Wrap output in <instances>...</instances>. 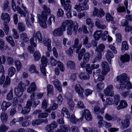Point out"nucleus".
Wrapping results in <instances>:
<instances>
[{
  "mask_svg": "<svg viewBox=\"0 0 132 132\" xmlns=\"http://www.w3.org/2000/svg\"><path fill=\"white\" fill-rule=\"evenodd\" d=\"M130 56L127 54L122 55L120 57L121 61L122 62L125 63L128 62L130 60Z\"/></svg>",
  "mask_w": 132,
  "mask_h": 132,
  "instance_id": "nucleus-28",
  "label": "nucleus"
},
{
  "mask_svg": "<svg viewBox=\"0 0 132 132\" xmlns=\"http://www.w3.org/2000/svg\"><path fill=\"white\" fill-rule=\"evenodd\" d=\"M114 104L116 105H117L120 100L119 95L116 94L114 96Z\"/></svg>",
  "mask_w": 132,
  "mask_h": 132,
  "instance_id": "nucleus-56",
  "label": "nucleus"
},
{
  "mask_svg": "<svg viewBox=\"0 0 132 132\" xmlns=\"http://www.w3.org/2000/svg\"><path fill=\"white\" fill-rule=\"evenodd\" d=\"M6 39L12 46L13 47L15 46V44L12 36H7Z\"/></svg>",
  "mask_w": 132,
  "mask_h": 132,
  "instance_id": "nucleus-40",
  "label": "nucleus"
},
{
  "mask_svg": "<svg viewBox=\"0 0 132 132\" xmlns=\"http://www.w3.org/2000/svg\"><path fill=\"white\" fill-rule=\"evenodd\" d=\"M89 8L88 5H84V4H79L78 5H76L75 6L74 8L76 9L79 12H80L81 11H83L85 10H87Z\"/></svg>",
  "mask_w": 132,
  "mask_h": 132,
  "instance_id": "nucleus-14",
  "label": "nucleus"
},
{
  "mask_svg": "<svg viewBox=\"0 0 132 132\" xmlns=\"http://www.w3.org/2000/svg\"><path fill=\"white\" fill-rule=\"evenodd\" d=\"M66 65L67 68L70 70H74L76 68L75 62L71 60L67 62Z\"/></svg>",
  "mask_w": 132,
  "mask_h": 132,
  "instance_id": "nucleus-19",
  "label": "nucleus"
},
{
  "mask_svg": "<svg viewBox=\"0 0 132 132\" xmlns=\"http://www.w3.org/2000/svg\"><path fill=\"white\" fill-rule=\"evenodd\" d=\"M116 41L117 43H121L122 41L121 35L120 34H117L116 35Z\"/></svg>",
  "mask_w": 132,
  "mask_h": 132,
  "instance_id": "nucleus-61",
  "label": "nucleus"
},
{
  "mask_svg": "<svg viewBox=\"0 0 132 132\" xmlns=\"http://www.w3.org/2000/svg\"><path fill=\"white\" fill-rule=\"evenodd\" d=\"M100 108L97 105H95L94 108V113L98 114L100 112Z\"/></svg>",
  "mask_w": 132,
  "mask_h": 132,
  "instance_id": "nucleus-60",
  "label": "nucleus"
},
{
  "mask_svg": "<svg viewBox=\"0 0 132 132\" xmlns=\"http://www.w3.org/2000/svg\"><path fill=\"white\" fill-rule=\"evenodd\" d=\"M83 38L82 44L87 48H89L92 47V45L91 43H88V38L87 36L84 37H81V38Z\"/></svg>",
  "mask_w": 132,
  "mask_h": 132,
  "instance_id": "nucleus-15",
  "label": "nucleus"
},
{
  "mask_svg": "<svg viewBox=\"0 0 132 132\" xmlns=\"http://www.w3.org/2000/svg\"><path fill=\"white\" fill-rule=\"evenodd\" d=\"M43 93H38L37 92H35L32 94L30 96L31 100H34L35 98H40L43 96Z\"/></svg>",
  "mask_w": 132,
  "mask_h": 132,
  "instance_id": "nucleus-17",
  "label": "nucleus"
},
{
  "mask_svg": "<svg viewBox=\"0 0 132 132\" xmlns=\"http://www.w3.org/2000/svg\"><path fill=\"white\" fill-rule=\"evenodd\" d=\"M57 15L58 17L62 16L64 14V11L61 9H59L56 12Z\"/></svg>",
  "mask_w": 132,
  "mask_h": 132,
  "instance_id": "nucleus-62",
  "label": "nucleus"
},
{
  "mask_svg": "<svg viewBox=\"0 0 132 132\" xmlns=\"http://www.w3.org/2000/svg\"><path fill=\"white\" fill-rule=\"evenodd\" d=\"M43 8L44 11L42 12L41 15L37 14L38 21H39L41 26L43 28H46L47 27L46 22L47 16L50 14L51 10L49 7L45 5H44Z\"/></svg>",
  "mask_w": 132,
  "mask_h": 132,
  "instance_id": "nucleus-2",
  "label": "nucleus"
},
{
  "mask_svg": "<svg viewBox=\"0 0 132 132\" xmlns=\"http://www.w3.org/2000/svg\"><path fill=\"white\" fill-rule=\"evenodd\" d=\"M127 106V104L126 101L124 100H121L120 102L119 105L117 107V109L118 110H119L126 108Z\"/></svg>",
  "mask_w": 132,
  "mask_h": 132,
  "instance_id": "nucleus-27",
  "label": "nucleus"
},
{
  "mask_svg": "<svg viewBox=\"0 0 132 132\" xmlns=\"http://www.w3.org/2000/svg\"><path fill=\"white\" fill-rule=\"evenodd\" d=\"M86 22L90 28H92L94 26V23L92 20L90 18L86 20Z\"/></svg>",
  "mask_w": 132,
  "mask_h": 132,
  "instance_id": "nucleus-48",
  "label": "nucleus"
},
{
  "mask_svg": "<svg viewBox=\"0 0 132 132\" xmlns=\"http://www.w3.org/2000/svg\"><path fill=\"white\" fill-rule=\"evenodd\" d=\"M53 84L54 85L56 88L60 92H62L61 85L57 79H55L53 81Z\"/></svg>",
  "mask_w": 132,
  "mask_h": 132,
  "instance_id": "nucleus-21",
  "label": "nucleus"
},
{
  "mask_svg": "<svg viewBox=\"0 0 132 132\" xmlns=\"http://www.w3.org/2000/svg\"><path fill=\"white\" fill-rule=\"evenodd\" d=\"M129 47L127 42L124 41L122 42L121 45V50L122 52H124L125 50H127L128 49Z\"/></svg>",
  "mask_w": 132,
  "mask_h": 132,
  "instance_id": "nucleus-38",
  "label": "nucleus"
},
{
  "mask_svg": "<svg viewBox=\"0 0 132 132\" xmlns=\"http://www.w3.org/2000/svg\"><path fill=\"white\" fill-rule=\"evenodd\" d=\"M106 59L110 63L111 62V59L114 57L113 54L112 52L110 50H108L106 51Z\"/></svg>",
  "mask_w": 132,
  "mask_h": 132,
  "instance_id": "nucleus-25",
  "label": "nucleus"
},
{
  "mask_svg": "<svg viewBox=\"0 0 132 132\" xmlns=\"http://www.w3.org/2000/svg\"><path fill=\"white\" fill-rule=\"evenodd\" d=\"M13 92L12 89H11L9 93L7 94L6 98L8 100L10 101L13 98Z\"/></svg>",
  "mask_w": 132,
  "mask_h": 132,
  "instance_id": "nucleus-54",
  "label": "nucleus"
},
{
  "mask_svg": "<svg viewBox=\"0 0 132 132\" xmlns=\"http://www.w3.org/2000/svg\"><path fill=\"white\" fill-rule=\"evenodd\" d=\"M11 105V103L10 102H7L6 101H4L1 106V109L3 111H5Z\"/></svg>",
  "mask_w": 132,
  "mask_h": 132,
  "instance_id": "nucleus-22",
  "label": "nucleus"
},
{
  "mask_svg": "<svg viewBox=\"0 0 132 132\" xmlns=\"http://www.w3.org/2000/svg\"><path fill=\"white\" fill-rule=\"evenodd\" d=\"M102 58V54L97 52V55L93 60V62L94 63L97 61H100Z\"/></svg>",
  "mask_w": 132,
  "mask_h": 132,
  "instance_id": "nucleus-43",
  "label": "nucleus"
},
{
  "mask_svg": "<svg viewBox=\"0 0 132 132\" xmlns=\"http://www.w3.org/2000/svg\"><path fill=\"white\" fill-rule=\"evenodd\" d=\"M7 22H4L3 23V30L6 34L8 35L9 31V25L7 24Z\"/></svg>",
  "mask_w": 132,
  "mask_h": 132,
  "instance_id": "nucleus-46",
  "label": "nucleus"
},
{
  "mask_svg": "<svg viewBox=\"0 0 132 132\" xmlns=\"http://www.w3.org/2000/svg\"><path fill=\"white\" fill-rule=\"evenodd\" d=\"M34 57L35 61L39 60L41 57V55L39 52L38 51H36L34 53Z\"/></svg>",
  "mask_w": 132,
  "mask_h": 132,
  "instance_id": "nucleus-41",
  "label": "nucleus"
},
{
  "mask_svg": "<svg viewBox=\"0 0 132 132\" xmlns=\"http://www.w3.org/2000/svg\"><path fill=\"white\" fill-rule=\"evenodd\" d=\"M129 78L126 73H123L118 77L117 81H119L120 84L117 86V88L119 90H123L125 88L128 89L132 88V82L131 83L129 81H128L126 84L125 83L128 80Z\"/></svg>",
  "mask_w": 132,
  "mask_h": 132,
  "instance_id": "nucleus-1",
  "label": "nucleus"
},
{
  "mask_svg": "<svg viewBox=\"0 0 132 132\" xmlns=\"http://www.w3.org/2000/svg\"><path fill=\"white\" fill-rule=\"evenodd\" d=\"M57 61L53 56H51L50 58V62L51 65L52 66H55L57 64Z\"/></svg>",
  "mask_w": 132,
  "mask_h": 132,
  "instance_id": "nucleus-52",
  "label": "nucleus"
},
{
  "mask_svg": "<svg viewBox=\"0 0 132 132\" xmlns=\"http://www.w3.org/2000/svg\"><path fill=\"white\" fill-rule=\"evenodd\" d=\"M108 36V32L107 31H105L103 33H101V37L102 40H105L106 39L107 37Z\"/></svg>",
  "mask_w": 132,
  "mask_h": 132,
  "instance_id": "nucleus-58",
  "label": "nucleus"
},
{
  "mask_svg": "<svg viewBox=\"0 0 132 132\" xmlns=\"http://www.w3.org/2000/svg\"><path fill=\"white\" fill-rule=\"evenodd\" d=\"M75 89L77 93L78 94L79 96L83 98L84 90L81 86L79 84H76L75 86Z\"/></svg>",
  "mask_w": 132,
  "mask_h": 132,
  "instance_id": "nucleus-10",
  "label": "nucleus"
},
{
  "mask_svg": "<svg viewBox=\"0 0 132 132\" xmlns=\"http://www.w3.org/2000/svg\"><path fill=\"white\" fill-rule=\"evenodd\" d=\"M125 119L122 120L121 121V128L122 129H124L129 127L131 116L129 114H127L125 115Z\"/></svg>",
  "mask_w": 132,
  "mask_h": 132,
  "instance_id": "nucleus-6",
  "label": "nucleus"
},
{
  "mask_svg": "<svg viewBox=\"0 0 132 132\" xmlns=\"http://www.w3.org/2000/svg\"><path fill=\"white\" fill-rule=\"evenodd\" d=\"M90 57L89 53L87 52L85 54L83 59V60L86 62H88L89 60Z\"/></svg>",
  "mask_w": 132,
  "mask_h": 132,
  "instance_id": "nucleus-51",
  "label": "nucleus"
},
{
  "mask_svg": "<svg viewBox=\"0 0 132 132\" xmlns=\"http://www.w3.org/2000/svg\"><path fill=\"white\" fill-rule=\"evenodd\" d=\"M106 20L108 21H111L112 24H114L115 22L114 20L113 17L109 13H107L106 14Z\"/></svg>",
  "mask_w": 132,
  "mask_h": 132,
  "instance_id": "nucleus-33",
  "label": "nucleus"
},
{
  "mask_svg": "<svg viewBox=\"0 0 132 132\" xmlns=\"http://www.w3.org/2000/svg\"><path fill=\"white\" fill-rule=\"evenodd\" d=\"M73 23L72 21L71 20H65L63 21L61 26L64 28L65 30L66 27H72L73 24Z\"/></svg>",
  "mask_w": 132,
  "mask_h": 132,
  "instance_id": "nucleus-20",
  "label": "nucleus"
},
{
  "mask_svg": "<svg viewBox=\"0 0 132 132\" xmlns=\"http://www.w3.org/2000/svg\"><path fill=\"white\" fill-rule=\"evenodd\" d=\"M42 40L43 37L40 32L39 31H38L34 35L33 37L30 39V42L32 46L36 47V46L37 40L39 42L42 43L43 42Z\"/></svg>",
  "mask_w": 132,
  "mask_h": 132,
  "instance_id": "nucleus-4",
  "label": "nucleus"
},
{
  "mask_svg": "<svg viewBox=\"0 0 132 132\" xmlns=\"http://www.w3.org/2000/svg\"><path fill=\"white\" fill-rule=\"evenodd\" d=\"M47 90L48 93L53 94V88L52 86L48 84L47 86Z\"/></svg>",
  "mask_w": 132,
  "mask_h": 132,
  "instance_id": "nucleus-53",
  "label": "nucleus"
},
{
  "mask_svg": "<svg viewBox=\"0 0 132 132\" xmlns=\"http://www.w3.org/2000/svg\"><path fill=\"white\" fill-rule=\"evenodd\" d=\"M8 117L7 112L6 111H3L2 112L0 118L2 123H7Z\"/></svg>",
  "mask_w": 132,
  "mask_h": 132,
  "instance_id": "nucleus-12",
  "label": "nucleus"
},
{
  "mask_svg": "<svg viewBox=\"0 0 132 132\" xmlns=\"http://www.w3.org/2000/svg\"><path fill=\"white\" fill-rule=\"evenodd\" d=\"M30 110L29 108L24 106L22 109L21 113L24 115L28 114L30 112Z\"/></svg>",
  "mask_w": 132,
  "mask_h": 132,
  "instance_id": "nucleus-45",
  "label": "nucleus"
},
{
  "mask_svg": "<svg viewBox=\"0 0 132 132\" xmlns=\"http://www.w3.org/2000/svg\"><path fill=\"white\" fill-rule=\"evenodd\" d=\"M48 102L46 99H44L43 100L42 103L41 107L42 109L43 110L46 109L47 107Z\"/></svg>",
  "mask_w": 132,
  "mask_h": 132,
  "instance_id": "nucleus-55",
  "label": "nucleus"
},
{
  "mask_svg": "<svg viewBox=\"0 0 132 132\" xmlns=\"http://www.w3.org/2000/svg\"><path fill=\"white\" fill-rule=\"evenodd\" d=\"M61 129H58L56 132H68L70 131V128L68 125H62L60 126Z\"/></svg>",
  "mask_w": 132,
  "mask_h": 132,
  "instance_id": "nucleus-16",
  "label": "nucleus"
},
{
  "mask_svg": "<svg viewBox=\"0 0 132 132\" xmlns=\"http://www.w3.org/2000/svg\"><path fill=\"white\" fill-rule=\"evenodd\" d=\"M105 49L104 45L102 44H100L96 47L95 51L97 52L102 54V52H103L104 50Z\"/></svg>",
  "mask_w": 132,
  "mask_h": 132,
  "instance_id": "nucleus-29",
  "label": "nucleus"
},
{
  "mask_svg": "<svg viewBox=\"0 0 132 132\" xmlns=\"http://www.w3.org/2000/svg\"><path fill=\"white\" fill-rule=\"evenodd\" d=\"M105 15V12L103 10L102 8H100L98 11V14L97 16L100 18L103 16Z\"/></svg>",
  "mask_w": 132,
  "mask_h": 132,
  "instance_id": "nucleus-64",
  "label": "nucleus"
},
{
  "mask_svg": "<svg viewBox=\"0 0 132 132\" xmlns=\"http://www.w3.org/2000/svg\"><path fill=\"white\" fill-rule=\"evenodd\" d=\"M79 41L77 38H76L74 40V45L71 46L68 49L65 51L66 53L68 55L69 57H71L73 55V49L72 48H76V52L77 53H79L82 46V44H79Z\"/></svg>",
  "mask_w": 132,
  "mask_h": 132,
  "instance_id": "nucleus-3",
  "label": "nucleus"
},
{
  "mask_svg": "<svg viewBox=\"0 0 132 132\" xmlns=\"http://www.w3.org/2000/svg\"><path fill=\"white\" fill-rule=\"evenodd\" d=\"M57 127L56 123L55 121H53L51 124L47 125L45 128V129L46 131L49 130H52L56 128Z\"/></svg>",
  "mask_w": 132,
  "mask_h": 132,
  "instance_id": "nucleus-24",
  "label": "nucleus"
},
{
  "mask_svg": "<svg viewBox=\"0 0 132 132\" xmlns=\"http://www.w3.org/2000/svg\"><path fill=\"white\" fill-rule=\"evenodd\" d=\"M61 115L62 116H65L68 118H69L70 117V115L69 112L67 108H63L61 110Z\"/></svg>",
  "mask_w": 132,
  "mask_h": 132,
  "instance_id": "nucleus-31",
  "label": "nucleus"
},
{
  "mask_svg": "<svg viewBox=\"0 0 132 132\" xmlns=\"http://www.w3.org/2000/svg\"><path fill=\"white\" fill-rule=\"evenodd\" d=\"M102 31L96 30L94 33L93 36L95 39L98 40L100 39Z\"/></svg>",
  "mask_w": 132,
  "mask_h": 132,
  "instance_id": "nucleus-34",
  "label": "nucleus"
},
{
  "mask_svg": "<svg viewBox=\"0 0 132 132\" xmlns=\"http://www.w3.org/2000/svg\"><path fill=\"white\" fill-rule=\"evenodd\" d=\"M31 100L32 102V106L35 108H36L40 103V101L37 99L35 100V98L34 100Z\"/></svg>",
  "mask_w": 132,
  "mask_h": 132,
  "instance_id": "nucleus-57",
  "label": "nucleus"
},
{
  "mask_svg": "<svg viewBox=\"0 0 132 132\" xmlns=\"http://www.w3.org/2000/svg\"><path fill=\"white\" fill-rule=\"evenodd\" d=\"M22 5L23 6V7H22L23 8L24 10L25 11V12L26 13V14H27V17L26 18L25 21H26V24H27L28 23V25H29V12L26 8L23 5Z\"/></svg>",
  "mask_w": 132,
  "mask_h": 132,
  "instance_id": "nucleus-47",
  "label": "nucleus"
},
{
  "mask_svg": "<svg viewBox=\"0 0 132 132\" xmlns=\"http://www.w3.org/2000/svg\"><path fill=\"white\" fill-rule=\"evenodd\" d=\"M113 89V86L112 85H109L104 91L105 95L107 96H113L114 94Z\"/></svg>",
  "mask_w": 132,
  "mask_h": 132,
  "instance_id": "nucleus-7",
  "label": "nucleus"
},
{
  "mask_svg": "<svg viewBox=\"0 0 132 132\" xmlns=\"http://www.w3.org/2000/svg\"><path fill=\"white\" fill-rule=\"evenodd\" d=\"M41 112V111L39 110L35 111L34 112V114H38V117L40 118H46L48 116V114L46 112H44L40 113Z\"/></svg>",
  "mask_w": 132,
  "mask_h": 132,
  "instance_id": "nucleus-23",
  "label": "nucleus"
},
{
  "mask_svg": "<svg viewBox=\"0 0 132 132\" xmlns=\"http://www.w3.org/2000/svg\"><path fill=\"white\" fill-rule=\"evenodd\" d=\"M100 21L99 20H97L95 22V25L98 29H104L106 28V27L104 25H101L100 23Z\"/></svg>",
  "mask_w": 132,
  "mask_h": 132,
  "instance_id": "nucleus-42",
  "label": "nucleus"
},
{
  "mask_svg": "<svg viewBox=\"0 0 132 132\" xmlns=\"http://www.w3.org/2000/svg\"><path fill=\"white\" fill-rule=\"evenodd\" d=\"M48 60L44 56H42L41 59V62L42 63L41 65L46 67L48 63Z\"/></svg>",
  "mask_w": 132,
  "mask_h": 132,
  "instance_id": "nucleus-49",
  "label": "nucleus"
},
{
  "mask_svg": "<svg viewBox=\"0 0 132 132\" xmlns=\"http://www.w3.org/2000/svg\"><path fill=\"white\" fill-rule=\"evenodd\" d=\"M21 39L25 42H27L29 41V39L27 37L26 34L25 32H23L20 35Z\"/></svg>",
  "mask_w": 132,
  "mask_h": 132,
  "instance_id": "nucleus-39",
  "label": "nucleus"
},
{
  "mask_svg": "<svg viewBox=\"0 0 132 132\" xmlns=\"http://www.w3.org/2000/svg\"><path fill=\"white\" fill-rule=\"evenodd\" d=\"M25 85L22 81H20L18 85L15 88V94L17 96L20 97L23 94V92L26 89Z\"/></svg>",
  "mask_w": 132,
  "mask_h": 132,
  "instance_id": "nucleus-5",
  "label": "nucleus"
},
{
  "mask_svg": "<svg viewBox=\"0 0 132 132\" xmlns=\"http://www.w3.org/2000/svg\"><path fill=\"white\" fill-rule=\"evenodd\" d=\"M9 4V2L7 1H6L4 2L3 9L5 12H8L10 11V7Z\"/></svg>",
  "mask_w": 132,
  "mask_h": 132,
  "instance_id": "nucleus-35",
  "label": "nucleus"
},
{
  "mask_svg": "<svg viewBox=\"0 0 132 132\" xmlns=\"http://www.w3.org/2000/svg\"><path fill=\"white\" fill-rule=\"evenodd\" d=\"M96 87L99 89H102L104 88V84L102 81L100 82L97 84Z\"/></svg>",
  "mask_w": 132,
  "mask_h": 132,
  "instance_id": "nucleus-63",
  "label": "nucleus"
},
{
  "mask_svg": "<svg viewBox=\"0 0 132 132\" xmlns=\"http://www.w3.org/2000/svg\"><path fill=\"white\" fill-rule=\"evenodd\" d=\"M84 114L85 118L87 120L90 121L92 120V115L88 110L86 109L84 111Z\"/></svg>",
  "mask_w": 132,
  "mask_h": 132,
  "instance_id": "nucleus-32",
  "label": "nucleus"
},
{
  "mask_svg": "<svg viewBox=\"0 0 132 132\" xmlns=\"http://www.w3.org/2000/svg\"><path fill=\"white\" fill-rule=\"evenodd\" d=\"M37 89L36 85L35 82H32L29 86L27 89V92L29 93H32L35 91Z\"/></svg>",
  "mask_w": 132,
  "mask_h": 132,
  "instance_id": "nucleus-18",
  "label": "nucleus"
},
{
  "mask_svg": "<svg viewBox=\"0 0 132 132\" xmlns=\"http://www.w3.org/2000/svg\"><path fill=\"white\" fill-rule=\"evenodd\" d=\"M11 79L8 76H6V79L5 82L4 83L3 86L4 88H6L10 84Z\"/></svg>",
  "mask_w": 132,
  "mask_h": 132,
  "instance_id": "nucleus-44",
  "label": "nucleus"
},
{
  "mask_svg": "<svg viewBox=\"0 0 132 132\" xmlns=\"http://www.w3.org/2000/svg\"><path fill=\"white\" fill-rule=\"evenodd\" d=\"M29 71L31 73H38V72L36 70V68L34 64H32L30 67L29 69Z\"/></svg>",
  "mask_w": 132,
  "mask_h": 132,
  "instance_id": "nucleus-50",
  "label": "nucleus"
},
{
  "mask_svg": "<svg viewBox=\"0 0 132 132\" xmlns=\"http://www.w3.org/2000/svg\"><path fill=\"white\" fill-rule=\"evenodd\" d=\"M18 29L20 32L24 31L26 29V27L22 22H19L18 23Z\"/></svg>",
  "mask_w": 132,
  "mask_h": 132,
  "instance_id": "nucleus-37",
  "label": "nucleus"
},
{
  "mask_svg": "<svg viewBox=\"0 0 132 132\" xmlns=\"http://www.w3.org/2000/svg\"><path fill=\"white\" fill-rule=\"evenodd\" d=\"M65 31V28L61 26L60 27L54 30L52 33L53 36L54 37L62 36L63 34V32Z\"/></svg>",
  "mask_w": 132,
  "mask_h": 132,
  "instance_id": "nucleus-8",
  "label": "nucleus"
},
{
  "mask_svg": "<svg viewBox=\"0 0 132 132\" xmlns=\"http://www.w3.org/2000/svg\"><path fill=\"white\" fill-rule=\"evenodd\" d=\"M61 2L62 5L64 7L65 10L71 9V5L69 4L71 3L70 0H61Z\"/></svg>",
  "mask_w": 132,
  "mask_h": 132,
  "instance_id": "nucleus-11",
  "label": "nucleus"
},
{
  "mask_svg": "<svg viewBox=\"0 0 132 132\" xmlns=\"http://www.w3.org/2000/svg\"><path fill=\"white\" fill-rule=\"evenodd\" d=\"M79 77L82 80L88 79L89 78V76L86 72H81L79 75Z\"/></svg>",
  "mask_w": 132,
  "mask_h": 132,
  "instance_id": "nucleus-26",
  "label": "nucleus"
},
{
  "mask_svg": "<svg viewBox=\"0 0 132 132\" xmlns=\"http://www.w3.org/2000/svg\"><path fill=\"white\" fill-rule=\"evenodd\" d=\"M2 19L4 22H7L8 23L10 20V18L9 14L7 13H3L2 14L1 16Z\"/></svg>",
  "mask_w": 132,
  "mask_h": 132,
  "instance_id": "nucleus-30",
  "label": "nucleus"
},
{
  "mask_svg": "<svg viewBox=\"0 0 132 132\" xmlns=\"http://www.w3.org/2000/svg\"><path fill=\"white\" fill-rule=\"evenodd\" d=\"M14 63L17 70H20L21 67L20 62L18 60H16L15 61Z\"/></svg>",
  "mask_w": 132,
  "mask_h": 132,
  "instance_id": "nucleus-59",
  "label": "nucleus"
},
{
  "mask_svg": "<svg viewBox=\"0 0 132 132\" xmlns=\"http://www.w3.org/2000/svg\"><path fill=\"white\" fill-rule=\"evenodd\" d=\"M102 66L103 69L101 73L103 75H105L110 70L108 63L104 61H103Z\"/></svg>",
  "mask_w": 132,
  "mask_h": 132,
  "instance_id": "nucleus-9",
  "label": "nucleus"
},
{
  "mask_svg": "<svg viewBox=\"0 0 132 132\" xmlns=\"http://www.w3.org/2000/svg\"><path fill=\"white\" fill-rule=\"evenodd\" d=\"M51 42V40L49 38H44L43 39L44 44L45 46L47 47V50L49 52L52 51Z\"/></svg>",
  "mask_w": 132,
  "mask_h": 132,
  "instance_id": "nucleus-13",
  "label": "nucleus"
},
{
  "mask_svg": "<svg viewBox=\"0 0 132 132\" xmlns=\"http://www.w3.org/2000/svg\"><path fill=\"white\" fill-rule=\"evenodd\" d=\"M16 71L15 68L13 67H12L10 68L8 70V74L10 77L13 76L15 73Z\"/></svg>",
  "mask_w": 132,
  "mask_h": 132,
  "instance_id": "nucleus-36",
  "label": "nucleus"
}]
</instances>
